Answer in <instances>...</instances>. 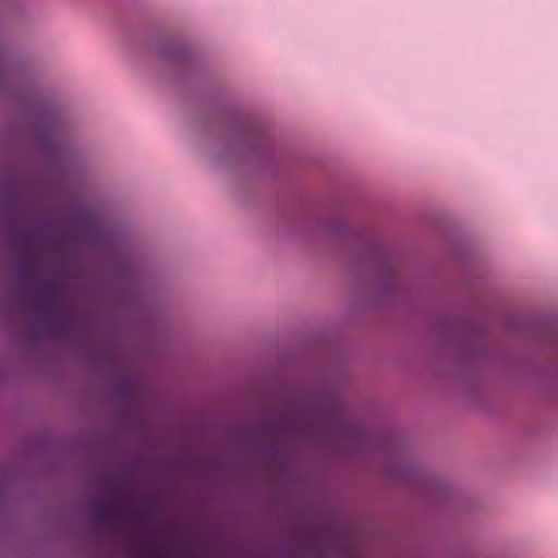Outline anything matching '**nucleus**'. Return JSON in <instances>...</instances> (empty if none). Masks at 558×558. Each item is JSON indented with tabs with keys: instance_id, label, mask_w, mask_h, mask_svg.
I'll return each mask as SVG.
<instances>
[{
	"instance_id": "nucleus-1",
	"label": "nucleus",
	"mask_w": 558,
	"mask_h": 558,
	"mask_svg": "<svg viewBox=\"0 0 558 558\" xmlns=\"http://www.w3.org/2000/svg\"><path fill=\"white\" fill-rule=\"evenodd\" d=\"M93 518L107 527H112L122 518V509L116 501H107L93 509Z\"/></svg>"
},
{
	"instance_id": "nucleus-2",
	"label": "nucleus",
	"mask_w": 558,
	"mask_h": 558,
	"mask_svg": "<svg viewBox=\"0 0 558 558\" xmlns=\"http://www.w3.org/2000/svg\"><path fill=\"white\" fill-rule=\"evenodd\" d=\"M40 301L47 310H54L58 306V294L54 289L46 287L40 294Z\"/></svg>"
},
{
	"instance_id": "nucleus-3",
	"label": "nucleus",
	"mask_w": 558,
	"mask_h": 558,
	"mask_svg": "<svg viewBox=\"0 0 558 558\" xmlns=\"http://www.w3.org/2000/svg\"><path fill=\"white\" fill-rule=\"evenodd\" d=\"M31 259L27 257V258H24V259H21L19 262V270L21 272V276L22 277H26L31 274V270H32V265H31Z\"/></svg>"
},
{
	"instance_id": "nucleus-4",
	"label": "nucleus",
	"mask_w": 558,
	"mask_h": 558,
	"mask_svg": "<svg viewBox=\"0 0 558 558\" xmlns=\"http://www.w3.org/2000/svg\"><path fill=\"white\" fill-rule=\"evenodd\" d=\"M22 284L24 286V288H28V286L31 284V282L28 281V279H23V280H22Z\"/></svg>"
}]
</instances>
